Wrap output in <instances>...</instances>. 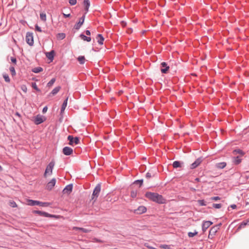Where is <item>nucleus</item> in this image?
<instances>
[{
    "instance_id": "1",
    "label": "nucleus",
    "mask_w": 249,
    "mask_h": 249,
    "mask_svg": "<svg viewBox=\"0 0 249 249\" xmlns=\"http://www.w3.org/2000/svg\"><path fill=\"white\" fill-rule=\"evenodd\" d=\"M145 196L149 200L159 204L165 203V199L163 197L157 193L147 192L145 193Z\"/></svg>"
},
{
    "instance_id": "2",
    "label": "nucleus",
    "mask_w": 249,
    "mask_h": 249,
    "mask_svg": "<svg viewBox=\"0 0 249 249\" xmlns=\"http://www.w3.org/2000/svg\"><path fill=\"white\" fill-rule=\"evenodd\" d=\"M55 165V162L53 160H52L47 166L46 168L45 171V173L44 174V176L45 177H46V175L47 174H48L49 175H51L53 173V167Z\"/></svg>"
},
{
    "instance_id": "3",
    "label": "nucleus",
    "mask_w": 249,
    "mask_h": 249,
    "mask_svg": "<svg viewBox=\"0 0 249 249\" xmlns=\"http://www.w3.org/2000/svg\"><path fill=\"white\" fill-rule=\"evenodd\" d=\"M67 139L69 141V144L71 146L77 145L80 142V139L78 137L74 138L72 135H69Z\"/></svg>"
},
{
    "instance_id": "4",
    "label": "nucleus",
    "mask_w": 249,
    "mask_h": 249,
    "mask_svg": "<svg viewBox=\"0 0 249 249\" xmlns=\"http://www.w3.org/2000/svg\"><path fill=\"white\" fill-rule=\"evenodd\" d=\"M101 185L100 183H98L96 187H95L93 193L92 194L91 198L92 199H96V198L98 197L99 193L101 191Z\"/></svg>"
},
{
    "instance_id": "5",
    "label": "nucleus",
    "mask_w": 249,
    "mask_h": 249,
    "mask_svg": "<svg viewBox=\"0 0 249 249\" xmlns=\"http://www.w3.org/2000/svg\"><path fill=\"white\" fill-rule=\"evenodd\" d=\"M26 41L30 46H33L34 44V38L32 33L27 32L26 35Z\"/></svg>"
},
{
    "instance_id": "6",
    "label": "nucleus",
    "mask_w": 249,
    "mask_h": 249,
    "mask_svg": "<svg viewBox=\"0 0 249 249\" xmlns=\"http://www.w3.org/2000/svg\"><path fill=\"white\" fill-rule=\"evenodd\" d=\"M33 213L35 214H38L40 216H42L45 217H54L55 215L50 214L47 212H43L39 210H34Z\"/></svg>"
},
{
    "instance_id": "7",
    "label": "nucleus",
    "mask_w": 249,
    "mask_h": 249,
    "mask_svg": "<svg viewBox=\"0 0 249 249\" xmlns=\"http://www.w3.org/2000/svg\"><path fill=\"white\" fill-rule=\"evenodd\" d=\"M147 211V208L144 206H140L137 209L134 210L132 212L137 214H141L145 213Z\"/></svg>"
},
{
    "instance_id": "8",
    "label": "nucleus",
    "mask_w": 249,
    "mask_h": 249,
    "mask_svg": "<svg viewBox=\"0 0 249 249\" xmlns=\"http://www.w3.org/2000/svg\"><path fill=\"white\" fill-rule=\"evenodd\" d=\"M45 120L44 117L38 114L35 117L34 120V123L36 125H38L43 123Z\"/></svg>"
},
{
    "instance_id": "9",
    "label": "nucleus",
    "mask_w": 249,
    "mask_h": 249,
    "mask_svg": "<svg viewBox=\"0 0 249 249\" xmlns=\"http://www.w3.org/2000/svg\"><path fill=\"white\" fill-rule=\"evenodd\" d=\"M203 160V159L202 157H199L197 158L193 163L191 164L190 168L191 169L196 168L202 162Z\"/></svg>"
},
{
    "instance_id": "10",
    "label": "nucleus",
    "mask_w": 249,
    "mask_h": 249,
    "mask_svg": "<svg viewBox=\"0 0 249 249\" xmlns=\"http://www.w3.org/2000/svg\"><path fill=\"white\" fill-rule=\"evenodd\" d=\"M160 71L162 73L166 74L167 73L169 69V66L165 62H162L160 64Z\"/></svg>"
},
{
    "instance_id": "11",
    "label": "nucleus",
    "mask_w": 249,
    "mask_h": 249,
    "mask_svg": "<svg viewBox=\"0 0 249 249\" xmlns=\"http://www.w3.org/2000/svg\"><path fill=\"white\" fill-rule=\"evenodd\" d=\"M56 183V179L55 178H52L47 184L46 189L48 190H51L55 186Z\"/></svg>"
},
{
    "instance_id": "12",
    "label": "nucleus",
    "mask_w": 249,
    "mask_h": 249,
    "mask_svg": "<svg viewBox=\"0 0 249 249\" xmlns=\"http://www.w3.org/2000/svg\"><path fill=\"white\" fill-rule=\"evenodd\" d=\"M218 231V230L217 227L213 226L212 227L209 231V238L212 239L213 236L215 235Z\"/></svg>"
},
{
    "instance_id": "13",
    "label": "nucleus",
    "mask_w": 249,
    "mask_h": 249,
    "mask_svg": "<svg viewBox=\"0 0 249 249\" xmlns=\"http://www.w3.org/2000/svg\"><path fill=\"white\" fill-rule=\"evenodd\" d=\"M63 153L66 156H69L72 154L73 149L68 146H65L63 148Z\"/></svg>"
},
{
    "instance_id": "14",
    "label": "nucleus",
    "mask_w": 249,
    "mask_h": 249,
    "mask_svg": "<svg viewBox=\"0 0 249 249\" xmlns=\"http://www.w3.org/2000/svg\"><path fill=\"white\" fill-rule=\"evenodd\" d=\"M85 17H81V18H80L79 21L77 22L74 26L75 29L78 30L80 28L84 22Z\"/></svg>"
},
{
    "instance_id": "15",
    "label": "nucleus",
    "mask_w": 249,
    "mask_h": 249,
    "mask_svg": "<svg viewBox=\"0 0 249 249\" xmlns=\"http://www.w3.org/2000/svg\"><path fill=\"white\" fill-rule=\"evenodd\" d=\"M213 224V222L211 221H204L202 225V231L204 232L207 229Z\"/></svg>"
},
{
    "instance_id": "16",
    "label": "nucleus",
    "mask_w": 249,
    "mask_h": 249,
    "mask_svg": "<svg viewBox=\"0 0 249 249\" xmlns=\"http://www.w3.org/2000/svg\"><path fill=\"white\" fill-rule=\"evenodd\" d=\"M73 185L72 184L67 185L64 189L63 192L64 193L70 194L72 190Z\"/></svg>"
},
{
    "instance_id": "17",
    "label": "nucleus",
    "mask_w": 249,
    "mask_h": 249,
    "mask_svg": "<svg viewBox=\"0 0 249 249\" xmlns=\"http://www.w3.org/2000/svg\"><path fill=\"white\" fill-rule=\"evenodd\" d=\"M46 57L51 61H52L54 58V51L53 50H52L49 52H47L45 53Z\"/></svg>"
},
{
    "instance_id": "18",
    "label": "nucleus",
    "mask_w": 249,
    "mask_h": 249,
    "mask_svg": "<svg viewBox=\"0 0 249 249\" xmlns=\"http://www.w3.org/2000/svg\"><path fill=\"white\" fill-rule=\"evenodd\" d=\"M183 164V162L182 161L176 160L173 162L172 165L174 168H177L181 167Z\"/></svg>"
},
{
    "instance_id": "19",
    "label": "nucleus",
    "mask_w": 249,
    "mask_h": 249,
    "mask_svg": "<svg viewBox=\"0 0 249 249\" xmlns=\"http://www.w3.org/2000/svg\"><path fill=\"white\" fill-rule=\"evenodd\" d=\"M227 165L226 162H218L215 164V167L217 169H222L224 168Z\"/></svg>"
},
{
    "instance_id": "20",
    "label": "nucleus",
    "mask_w": 249,
    "mask_h": 249,
    "mask_svg": "<svg viewBox=\"0 0 249 249\" xmlns=\"http://www.w3.org/2000/svg\"><path fill=\"white\" fill-rule=\"evenodd\" d=\"M97 42L100 45H103L104 41V37L101 34H98L96 37Z\"/></svg>"
},
{
    "instance_id": "21",
    "label": "nucleus",
    "mask_w": 249,
    "mask_h": 249,
    "mask_svg": "<svg viewBox=\"0 0 249 249\" xmlns=\"http://www.w3.org/2000/svg\"><path fill=\"white\" fill-rule=\"evenodd\" d=\"M27 204L28 205H30V206L38 205V204H39V201L32 200V199H28L27 200Z\"/></svg>"
},
{
    "instance_id": "22",
    "label": "nucleus",
    "mask_w": 249,
    "mask_h": 249,
    "mask_svg": "<svg viewBox=\"0 0 249 249\" xmlns=\"http://www.w3.org/2000/svg\"><path fill=\"white\" fill-rule=\"evenodd\" d=\"M83 4L85 6V10L86 11V12L85 13V14H86L87 13V12L88 11L89 8L90 6L89 0H84Z\"/></svg>"
},
{
    "instance_id": "23",
    "label": "nucleus",
    "mask_w": 249,
    "mask_h": 249,
    "mask_svg": "<svg viewBox=\"0 0 249 249\" xmlns=\"http://www.w3.org/2000/svg\"><path fill=\"white\" fill-rule=\"evenodd\" d=\"M68 97H67L63 102L62 105V106H61V110H60V112H61V113H63L67 106V104H68Z\"/></svg>"
},
{
    "instance_id": "24",
    "label": "nucleus",
    "mask_w": 249,
    "mask_h": 249,
    "mask_svg": "<svg viewBox=\"0 0 249 249\" xmlns=\"http://www.w3.org/2000/svg\"><path fill=\"white\" fill-rule=\"evenodd\" d=\"M241 159L239 156L234 157L233 158L232 161L235 165H238L241 162Z\"/></svg>"
},
{
    "instance_id": "25",
    "label": "nucleus",
    "mask_w": 249,
    "mask_h": 249,
    "mask_svg": "<svg viewBox=\"0 0 249 249\" xmlns=\"http://www.w3.org/2000/svg\"><path fill=\"white\" fill-rule=\"evenodd\" d=\"M61 87L60 86L55 87L52 90V91L50 93V94H52L53 95L56 94L59 91Z\"/></svg>"
},
{
    "instance_id": "26",
    "label": "nucleus",
    "mask_w": 249,
    "mask_h": 249,
    "mask_svg": "<svg viewBox=\"0 0 249 249\" xmlns=\"http://www.w3.org/2000/svg\"><path fill=\"white\" fill-rule=\"evenodd\" d=\"M43 68L40 67H35L32 69V71L34 73H37L43 71Z\"/></svg>"
},
{
    "instance_id": "27",
    "label": "nucleus",
    "mask_w": 249,
    "mask_h": 249,
    "mask_svg": "<svg viewBox=\"0 0 249 249\" xmlns=\"http://www.w3.org/2000/svg\"><path fill=\"white\" fill-rule=\"evenodd\" d=\"M80 37L85 41H87V42H90L91 41V37L87 36L83 34H81L80 35Z\"/></svg>"
},
{
    "instance_id": "28",
    "label": "nucleus",
    "mask_w": 249,
    "mask_h": 249,
    "mask_svg": "<svg viewBox=\"0 0 249 249\" xmlns=\"http://www.w3.org/2000/svg\"><path fill=\"white\" fill-rule=\"evenodd\" d=\"M248 225H249V218L243 221L240 224L239 228H242Z\"/></svg>"
},
{
    "instance_id": "29",
    "label": "nucleus",
    "mask_w": 249,
    "mask_h": 249,
    "mask_svg": "<svg viewBox=\"0 0 249 249\" xmlns=\"http://www.w3.org/2000/svg\"><path fill=\"white\" fill-rule=\"evenodd\" d=\"M77 59L80 64H83L85 62V58L84 56H79Z\"/></svg>"
},
{
    "instance_id": "30",
    "label": "nucleus",
    "mask_w": 249,
    "mask_h": 249,
    "mask_svg": "<svg viewBox=\"0 0 249 249\" xmlns=\"http://www.w3.org/2000/svg\"><path fill=\"white\" fill-rule=\"evenodd\" d=\"M233 153L234 154H239L241 155H243L244 154V152L240 149H236L234 150Z\"/></svg>"
},
{
    "instance_id": "31",
    "label": "nucleus",
    "mask_w": 249,
    "mask_h": 249,
    "mask_svg": "<svg viewBox=\"0 0 249 249\" xmlns=\"http://www.w3.org/2000/svg\"><path fill=\"white\" fill-rule=\"evenodd\" d=\"M9 70L11 73V74L13 76L16 75V71H15V68L13 66H10V68H9Z\"/></svg>"
},
{
    "instance_id": "32",
    "label": "nucleus",
    "mask_w": 249,
    "mask_h": 249,
    "mask_svg": "<svg viewBox=\"0 0 249 249\" xmlns=\"http://www.w3.org/2000/svg\"><path fill=\"white\" fill-rule=\"evenodd\" d=\"M66 37V35L64 33H58L57 35V37L60 39H63Z\"/></svg>"
},
{
    "instance_id": "33",
    "label": "nucleus",
    "mask_w": 249,
    "mask_h": 249,
    "mask_svg": "<svg viewBox=\"0 0 249 249\" xmlns=\"http://www.w3.org/2000/svg\"><path fill=\"white\" fill-rule=\"evenodd\" d=\"M137 192L136 190H132L130 192V196L132 198H134L137 196Z\"/></svg>"
},
{
    "instance_id": "34",
    "label": "nucleus",
    "mask_w": 249,
    "mask_h": 249,
    "mask_svg": "<svg viewBox=\"0 0 249 249\" xmlns=\"http://www.w3.org/2000/svg\"><path fill=\"white\" fill-rule=\"evenodd\" d=\"M198 203L200 206H205L207 205L206 202L204 199L198 200Z\"/></svg>"
},
{
    "instance_id": "35",
    "label": "nucleus",
    "mask_w": 249,
    "mask_h": 249,
    "mask_svg": "<svg viewBox=\"0 0 249 249\" xmlns=\"http://www.w3.org/2000/svg\"><path fill=\"white\" fill-rule=\"evenodd\" d=\"M143 182V179H138V180H135L134 182H133V183L134 184H139L140 185V187H141L142 185Z\"/></svg>"
},
{
    "instance_id": "36",
    "label": "nucleus",
    "mask_w": 249,
    "mask_h": 249,
    "mask_svg": "<svg viewBox=\"0 0 249 249\" xmlns=\"http://www.w3.org/2000/svg\"><path fill=\"white\" fill-rule=\"evenodd\" d=\"M56 79L55 78H53L48 83H47V86L50 87L53 86V85L55 82Z\"/></svg>"
},
{
    "instance_id": "37",
    "label": "nucleus",
    "mask_w": 249,
    "mask_h": 249,
    "mask_svg": "<svg viewBox=\"0 0 249 249\" xmlns=\"http://www.w3.org/2000/svg\"><path fill=\"white\" fill-rule=\"evenodd\" d=\"M38 205L42 207H47L49 205V203L43 202L39 201V204H38Z\"/></svg>"
},
{
    "instance_id": "38",
    "label": "nucleus",
    "mask_w": 249,
    "mask_h": 249,
    "mask_svg": "<svg viewBox=\"0 0 249 249\" xmlns=\"http://www.w3.org/2000/svg\"><path fill=\"white\" fill-rule=\"evenodd\" d=\"M32 88L35 89L37 91H40V90L38 88L36 83L35 82H33L32 83Z\"/></svg>"
},
{
    "instance_id": "39",
    "label": "nucleus",
    "mask_w": 249,
    "mask_h": 249,
    "mask_svg": "<svg viewBox=\"0 0 249 249\" xmlns=\"http://www.w3.org/2000/svg\"><path fill=\"white\" fill-rule=\"evenodd\" d=\"M3 78L4 79V80L5 82H8V83L10 82V79L8 75H7L6 74H3Z\"/></svg>"
},
{
    "instance_id": "40",
    "label": "nucleus",
    "mask_w": 249,
    "mask_h": 249,
    "mask_svg": "<svg viewBox=\"0 0 249 249\" xmlns=\"http://www.w3.org/2000/svg\"><path fill=\"white\" fill-rule=\"evenodd\" d=\"M197 233H198V232L196 231L194 232H189L188 233V235L189 237H193L194 236L196 235Z\"/></svg>"
},
{
    "instance_id": "41",
    "label": "nucleus",
    "mask_w": 249,
    "mask_h": 249,
    "mask_svg": "<svg viewBox=\"0 0 249 249\" xmlns=\"http://www.w3.org/2000/svg\"><path fill=\"white\" fill-rule=\"evenodd\" d=\"M20 89L25 93H26L27 92V87L25 85H21V87H20Z\"/></svg>"
},
{
    "instance_id": "42",
    "label": "nucleus",
    "mask_w": 249,
    "mask_h": 249,
    "mask_svg": "<svg viewBox=\"0 0 249 249\" xmlns=\"http://www.w3.org/2000/svg\"><path fill=\"white\" fill-rule=\"evenodd\" d=\"M213 208H215V209H220L222 207V205L221 204H215V203H213Z\"/></svg>"
},
{
    "instance_id": "43",
    "label": "nucleus",
    "mask_w": 249,
    "mask_h": 249,
    "mask_svg": "<svg viewBox=\"0 0 249 249\" xmlns=\"http://www.w3.org/2000/svg\"><path fill=\"white\" fill-rule=\"evenodd\" d=\"M69 2L71 5H74L77 3V0H69Z\"/></svg>"
},
{
    "instance_id": "44",
    "label": "nucleus",
    "mask_w": 249,
    "mask_h": 249,
    "mask_svg": "<svg viewBox=\"0 0 249 249\" xmlns=\"http://www.w3.org/2000/svg\"><path fill=\"white\" fill-rule=\"evenodd\" d=\"M179 19L181 22H186L187 21L185 17H179Z\"/></svg>"
},
{
    "instance_id": "45",
    "label": "nucleus",
    "mask_w": 249,
    "mask_h": 249,
    "mask_svg": "<svg viewBox=\"0 0 249 249\" xmlns=\"http://www.w3.org/2000/svg\"><path fill=\"white\" fill-rule=\"evenodd\" d=\"M35 30H36V31H38L40 33L42 32L41 28L39 26H38V25L37 24H36V25H35Z\"/></svg>"
},
{
    "instance_id": "46",
    "label": "nucleus",
    "mask_w": 249,
    "mask_h": 249,
    "mask_svg": "<svg viewBox=\"0 0 249 249\" xmlns=\"http://www.w3.org/2000/svg\"><path fill=\"white\" fill-rule=\"evenodd\" d=\"M10 205L12 208H16L17 207L16 203L14 201L10 202Z\"/></svg>"
},
{
    "instance_id": "47",
    "label": "nucleus",
    "mask_w": 249,
    "mask_h": 249,
    "mask_svg": "<svg viewBox=\"0 0 249 249\" xmlns=\"http://www.w3.org/2000/svg\"><path fill=\"white\" fill-rule=\"evenodd\" d=\"M11 62L14 64L16 65L17 64V59L15 57H11Z\"/></svg>"
},
{
    "instance_id": "48",
    "label": "nucleus",
    "mask_w": 249,
    "mask_h": 249,
    "mask_svg": "<svg viewBox=\"0 0 249 249\" xmlns=\"http://www.w3.org/2000/svg\"><path fill=\"white\" fill-rule=\"evenodd\" d=\"M210 199L212 200L216 201V200H219L220 199V197L216 196L212 197Z\"/></svg>"
},
{
    "instance_id": "49",
    "label": "nucleus",
    "mask_w": 249,
    "mask_h": 249,
    "mask_svg": "<svg viewBox=\"0 0 249 249\" xmlns=\"http://www.w3.org/2000/svg\"><path fill=\"white\" fill-rule=\"evenodd\" d=\"M47 110H48L47 106L44 107L42 109V113H45L47 111Z\"/></svg>"
},
{
    "instance_id": "50",
    "label": "nucleus",
    "mask_w": 249,
    "mask_h": 249,
    "mask_svg": "<svg viewBox=\"0 0 249 249\" xmlns=\"http://www.w3.org/2000/svg\"><path fill=\"white\" fill-rule=\"evenodd\" d=\"M151 176H152L151 174L149 172H147L145 175L146 178H150L151 177Z\"/></svg>"
},
{
    "instance_id": "51",
    "label": "nucleus",
    "mask_w": 249,
    "mask_h": 249,
    "mask_svg": "<svg viewBox=\"0 0 249 249\" xmlns=\"http://www.w3.org/2000/svg\"><path fill=\"white\" fill-rule=\"evenodd\" d=\"M121 24L123 27H125L126 25V22L124 21H121Z\"/></svg>"
},
{
    "instance_id": "52",
    "label": "nucleus",
    "mask_w": 249,
    "mask_h": 249,
    "mask_svg": "<svg viewBox=\"0 0 249 249\" xmlns=\"http://www.w3.org/2000/svg\"><path fill=\"white\" fill-rule=\"evenodd\" d=\"M230 207L231 208L233 209H235L236 208L237 206L235 204H231L230 205Z\"/></svg>"
},
{
    "instance_id": "53",
    "label": "nucleus",
    "mask_w": 249,
    "mask_h": 249,
    "mask_svg": "<svg viewBox=\"0 0 249 249\" xmlns=\"http://www.w3.org/2000/svg\"><path fill=\"white\" fill-rule=\"evenodd\" d=\"M40 17L41 20H42L43 21H45L46 20V17Z\"/></svg>"
},
{
    "instance_id": "54",
    "label": "nucleus",
    "mask_w": 249,
    "mask_h": 249,
    "mask_svg": "<svg viewBox=\"0 0 249 249\" xmlns=\"http://www.w3.org/2000/svg\"><path fill=\"white\" fill-rule=\"evenodd\" d=\"M85 33H86V34L87 36H90V32L89 30H86V32H85Z\"/></svg>"
},
{
    "instance_id": "55",
    "label": "nucleus",
    "mask_w": 249,
    "mask_h": 249,
    "mask_svg": "<svg viewBox=\"0 0 249 249\" xmlns=\"http://www.w3.org/2000/svg\"><path fill=\"white\" fill-rule=\"evenodd\" d=\"M222 225V223H219L217 225H216L215 226H214V227H217L218 228V230H219V228H220V227Z\"/></svg>"
},
{
    "instance_id": "56",
    "label": "nucleus",
    "mask_w": 249,
    "mask_h": 249,
    "mask_svg": "<svg viewBox=\"0 0 249 249\" xmlns=\"http://www.w3.org/2000/svg\"><path fill=\"white\" fill-rule=\"evenodd\" d=\"M162 248L165 249H168V245H163L162 246Z\"/></svg>"
},
{
    "instance_id": "57",
    "label": "nucleus",
    "mask_w": 249,
    "mask_h": 249,
    "mask_svg": "<svg viewBox=\"0 0 249 249\" xmlns=\"http://www.w3.org/2000/svg\"><path fill=\"white\" fill-rule=\"evenodd\" d=\"M63 16H71V15H70V14H63Z\"/></svg>"
},
{
    "instance_id": "58",
    "label": "nucleus",
    "mask_w": 249,
    "mask_h": 249,
    "mask_svg": "<svg viewBox=\"0 0 249 249\" xmlns=\"http://www.w3.org/2000/svg\"><path fill=\"white\" fill-rule=\"evenodd\" d=\"M16 115L18 116H20V115L18 112H16Z\"/></svg>"
},
{
    "instance_id": "59",
    "label": "nucleus",
    "mask_w": 249,
    "mask_h": 249,
    "mask_svg": "<svg viewBox=\"0 0 249 249\" xmlns=\"http://www.w3.org/2000/svg\"><path fill=\"white\" fill-rule=\"evenodd\" d=\"M40 16H46V14H43V13H40Z\"/></svg>"
},
{
    "instance_id": "60",
    "label": "nucleus",
    "mask_w": 249,
    "mask_h": 249,
    "mask_svg": "<svg viewBox=\"0 0 249 249\" xmlns=\"http://www.w3.org/2000/svg\"><path fill=\"white\" fill-rule=\"evenodd\" d=\"M195 180H196V181H197V182H198V181H199V178H196L195 179Z\"/></svg>"
},
{
    "instance_id": "61",
    "label": "nucleus",
    "mask_w": 249,
    "mask_h": 249,
    "mask_svg": "<svg viewBox=\"0 0 249 249\" xmlns=\"http://www.w3.org/2000/svg\"><path fill=\"white\" fill-rule=\"evenodd\" d=\"M2 167H1V166L0 165V172L2 171Z\"/></svg>"
}]
</instances>
